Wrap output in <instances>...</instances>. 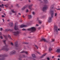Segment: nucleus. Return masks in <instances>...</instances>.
<instances>
[{
	"label": "nucleus",
	"mask_w": 60,
	"mask_h": 60,
	"mask_svg": "<svg viewBox=\"0 0 60 60\" xmlns=\"http://www.w3.org/2000/svg\"><path fill=\"white\" fill-rule=\"evenodd\" d=\"M28 8L29 9H30V5L28 6Z\"/></svg>",
	"instance_id": "obj_26"
},
{
	"label": "nucleus",
	"mask_w": 60,
	"mask_h": 60,
	"mask_svg": "<svg viewBox=\"0 0 60 60\" xmlns=\"http://www.w3.org/2000/svg\"><path fill=\"white\" fill-rule=\"evenodd\" d=\"M33 15H35V12H33Z\"/></svg>",
	"instance_id": "obj_33"
},
{
	"label": "nucleus",
	"mask_w": 60,
	"mask_h": 60,
	"mask_svg": "<svg viewBox=\"0 0 60 60\" xmlns=\"http://www.w3.org/2000/svg\"><path fill=\"white\" fill-rule=\"evenodd\" d=\"M6 1H8V0H6Z\"/></svg>",
	"instance_id": "obj_62"
},
{
	"label": "nucleus",
	"mask_w": 60,
	"mask_h": 60,
	"mask_svg": "<svg viewBox=\"0 0 60 60\" xmlns=\"http://www.w3.org/2000/svg\"><path fill=\"white\" fill-rule=\"evenodd\" d=\"M47 59L48 60H49V58H47Z\"/></svg>",
	"instance_id": "obj_45"
},
{
	"label": "nucleus",
	"mask_w": 60,
	"mask_h": 60,
	"mask_svg": "<svg viewBox=\"0 0 60 60\" xmlns=\"http://www.w3.org/2000/svg\"><path fill=\"white\" fill-rule=\"evenodd\" d=\"M0 39H3V37L2 36H0Z\"/></svg>",
	"instance_id": "obj_25"
},
{
	"label": "nucleus",
	"mask_w": 60,
	"mask_h": 60,
	"mask_svg": "<svg viewBox=\"0 0 60 60\" xmlns=\"http://www.w3.org/2000/svg\"><path fill=\"white\" fill-rule=\"evenodd\" d=\"M9 49L8 48H7L6 49V51H8L9 50Z\"/></svg>",
	"instance_id": "obj_24"
},
{
	"label": "nucleus",
	"mask_w": 60,
	"mask_h": 60,
	"mask_svg": "<svg viewBox=\"0 0 60 60\" xmlns=\"http://www.w3.org/2000/svg\"><path fill=\"white\" fill-rule=\"evenodd\" d=\"M27 7V6L26 5L22 8L21 9L22 11H23V10H25V9H26V8Z\"/></svg>",
	"instance_id": "obj_9"
},
{
	"label": "nucleus",
	"mask_w": 60,
	"mask_h": 60,
	"mask_svg": "<svg viewBox=\"0 0 60 60\" xmlns=\"http://www.w3.org/2000/svg\"><path fill=\"white\" fill-rule=\"evenodd\" d=\"M16 53V51L15 50H13L10 52V55H12V54H14Z\"/></svg>",
	"instance_id": "obj_5"
},
{
	"label": "nucleus",
	"mask_w": 60,
	"mask_h": 60,
	"mask_svg": "<svg viewBox=\"0 0 60 60\" xmlns=\"http://www.w3.org/2000/svg\"><path fill=\"white\" fill-rule=\"evenodd\" d=\"M56 52L57 53H60V49H58L56 51Z\"/></svg>",
	"instance_id": "obj_15"
},
{
	"label": "nucleus",
	"mask_w": 60,
	"mask_h": 60,
	"mask_svg": "<svg viewBox=\"0 0 60 60\" xmlns=\"http://www.w3.org/2000/svg\"><path fill=\"white\" fill-rule=\"evenodd\" d=\"M54 56H53L52 57V58H54Z\"/></svg>",
	"instance_id": "obj_55"
},
{
	"label": "nucleus",
	"mask_w": 60,
	"mask_h": 60,
	"mask_svg": "<svg viewBox=\"0 0 60 60\" xmlns=\"http://www.w3.org/2000/svg\"><path fill=\"white\" fill-rule=\"evenodd\" d=\"M46 54H47L46 53H45L44 54V55H43L41 57V58H42V57H43L44 56H45V55H46Z\"/></svg>",
	"instance_id": "obj_17"
},
{
	"label": "nucleus",
	"mask_w": 60,
	"mask_h": 60,
	"mask_svg": "<svg viewBox=\"0 0 60 60\" xmlns=\"http://www.w3.org/2000/svg\"><path fill=\"white\" fill-rule=\"evenodd\" d=\"M37 52V53H38V54H39V55H40V54H41V53H40V52Z\"/></svg>",
	"instance_id": "obj_35"
},
{
	"label": "nucleus",
	"mask_w": 60,
	"mask_h": 60,
	"mask_svg": "<svg viewBox=\"0 0 60 60\" xmlns=\"http://www.w3.org/2000/svg\"><path fill=\"white\" fill-rule=\"evenodd\" d=\"M14 29L15 30H18V26H17L16 25H15Z\"/></svg>",
	"instance_id": "obj_6"
},
{
	"label": "nucleus",
	"mask_w": 60,
	"mask_h": 60,
	"mask_svg": "<svg viewBox=\"0 0 60 60\" xmlns=\"http://www.w3.org/2000/svg\"><path fill=\"white\" fill-rule=\"evenodd\" d=\"M26 44H28V43H26Z\"/></svg>",
	"instance_id": "obj_61"
},
{
	"label": "nucleus",
	"mask_w": 60,
	"mask_h": 60,
	"mask_svg": "<svg viewBox=\"0 0 60 60\" xmlns=\"http://www.w3.org/2000/svg\"><path fill=\"white\" fill-rule=\"evenodd\" d=\"M28 18L29 19H30V15H28Z\"/></svg>",
	"instance_id": "obj_21"
},
{
	"label": "nucleus",
	"mask_w": 60,
	"mask_h": 60,
	"mask_svg": "<svg viewBox=\"0 0 60 60\" xmlns=\"http://www.w3.org/2000/svg\"><path fill=\"white\" fill-rule=\"evenodd\" d=\"M11 26H12L13 25V23H12L11 24Z\"/></svg>",
	"instance_id": "obj_28"
},
{
	"label": "nucleus",
	"mask_w": 60,
	"mask_h": 60,
	"mask_svg": "<svg viewBox=\"0 0 60 60\" xmlns=\"http://www.w3.org/2000/svg\"><path fill=\"white\" fill-rule=\"evenodd\" d=\"M6 47H7V46H6L5 47V48H6Z\"/></svg>",
	"instance_id": "obj_60"
},
{
	"label": "nucleus",
	"mask_w": 60,
	"mask_h": 60,
	"mask_svg": "<svg viewBox=\"0 0 60 60\" xmlns=\"http://www.w3.org/2000/svg\"><path fill=\"white\" fill-rule=\"evenodd\" d=\"M32 56L33 57H34V58H36V56H35V55L34 54H32Z\"/></svg>",
	"instance_id": "obj_14"
},
{
	"label": "nucleus",
	"mask_w": 60,
	"mask_h": 60,
	"mask_svg": "<svg viewBox=\"0 0 60 60\" xmlns=\"http://www.w3.org/2000/svg\"><path fill=\"white\" fill-rule=\"evenodd\" d=\"M6 41L5 40H4L3 41V42H4V43H5V41Z\"/></svg>",
	"instance_id": "obj_37"
},
{
	"label": "nucleus",
	"mask_w": 60,
	"mask_h": 60,
	"mask_svg": "<svg viewBox=\"0 0 60 60\" xmlns=\"http://www.w3.org/2000/svg\"><path fill=\"white\" fill-rule=\"evenodd\" d=\"M8 21H10V20H8Z\"/></svg>",
	"instance_id": "obj_57"
},
{
	"label": "nucleus",
	"mask_w": 60,
	"mask_h": 60,
	"mask_svg": "<svg viewBox=\"0 0 60 60\" xmlns=\"http://www.w3.org/2000/svg\"><path fill=\"white\" fill-rule=\"evenodd\" d=\"M4 6H5V7H8V6L6 5H4Z\"/></svg>",
	"instance_id": "obj_29"
},
{
	"label": "nucleus",
	"mask_w": 60,
	"mask_h": 60,
	"mask_svg": "<svg viewBox=\"0 0 60 60\" xmlns=\"http://www.w3.org/2000/svg\"><path fill=\"white\" fill-rule=\"evenodd\" d=\"M53 9H55V8L54 7V6L53 5H52L51 6L50 8V13H51V16L52 17H53V12L54 11H53L52 10H53Z\"/></svg>",
	"instance_id": "obj_1"
},
{
	"label": "nucleus",
	"mask_w": 60,
	"mask_h": 60,
	"mask_svg": "<svg viewBox=\"0 0 60 60\" xmlns=\"http://www.w3.org/2000/svg\"><path fill=\"white\" fill-rule=\"evenodd\" d=\"M22 31H25L26 30V29L25 28L23 29H22Z\"/></svg>",
	"instance_id": "obj_27"
},
{
	"label": "nucleus",
	"mask_w": 60,
	"mask_h": 60,
	"mask_svg": "<svg viewBox=\"0 0 60 60\" xmlns=\"http://www.w3.org/2000/svg\"><path fill=\"white\" fill-rule=\"evenodd\" d=\"M11 11L13 13H15V11H13L12 10H11Z\"/></svg>",
	"instance_id": "obj_22"
},
{
	"label": "nucleus",
	"mask_w": 60,
	"mask_h": 60,
	"mask_svg": "<svg viewBox=\"0 0 60 60\" xmlns=\"http://www.w3.org/2000/svg\"><path fill=\"white\" fill-rule=\"evenodd\" d=\"M22 18H26L25 17V16H24V15L22 16Z\"/></svg>",
	"instance_id": "obj_39"
},
{
	"label": "nucleus",
	"mask_w": 60,
	"mask_h": 60,
	"mask_svg": "<svg viewBox=\"0 0 60 60\" xmlns=\"http://www.w3.org/2000/svg\"><path fill=\"white\" fill-rule=\"evenodd\" d=\"M45 41L46 42H47V40H46L44 38H42L40 41Z\"/></svg>",
	"instance_id": "obj_12"
},
{
	"label": "nucleus",
	"mask_w": 60,
	"mask_h": 60,
	"mask_svg": "<svg viewBox=\"0 0 60 60\" xmlns=\"http://www.w3.org/2000/svg\"><path fill=\"white\" fill-rule=\"evenodd\" d=\"M8 37L9 38H10V39H11V36H10L9 35L8 36Z\"/></svg>",
	"instance_id": "obj_32"
},
{
	"label": "nucleus",
	"mask_w": 60,
	"mask_h": 60,
	"mask_svg": "<svg viewBox=\"0 0 60 60\" xmlns=\"http://www.w3.org/2000/svg\"><path fill=\"white\" fill-rule=\"evenodd\" d=\"M2 11V10H1V8H0V11Z\"/></svg>",
	"instance_id": "obj_51"
},
{
	"label": "nucleus",
	"mask_w": 60,
	"mask_h": 60,
	"mask_svg": "<svg viewBox=\"0 0 60 60\" xmlns=\"http://www.w3.org/2000/svg\"><path fill=\"white\" fill-rule=\"evenodd\" d=\"M32 18V16L30 15V19H31Z\"/></svg>",
	"instance_id": "obj_47"
},
{
	"label": "nucleus",
	"mask_w": 60,
	"mask_h": 60,
	"mask_svg": "<svg viewBox=\"0 0 60 60\" xmlns=\"http://www.w3.org/2000/svg\"><path fill=\"white\" fill-rule=\"evenodd\" d=\"M2 20H3V22H4V19H2Z\"/></svg>",
	"instance_id": "obj_41"
},
{
	"label": "nucleus",
	"mask_w": 60,
	"mask_h": 60,
	"mask_svg": "<svg viewBox=\"0 0 60 60\" xmlns=\"http://www.w3.org/2000/svg\"><path fill=\"white\" fill-rule=\"evenodd\" d=\"M29 2H30V0H28Z\"/></svg>",
	"instance_id": "obj_52"
},
{
	"label": "nucleus",
	"mask_w": 60,
	"mask_h": 60,
	"mask_svg": "<svg viewBox=\"0 0 60 60\" xmlns=\"http://www.w3.org/2000/svg\"><path fill=\"white\" fill-rule=\"evenodd\" d=\"M44 3L45 4H47L48 3V1L47 0H43Z\"/></svg>",
	"instance_id": "obj_11"
},
{
	"label": "nucleus",
	"mask_w": 60,
	"mask_h": 60,
	"mask_svg": "<svg viewBox=\"0 0 60 60\" xmlns=\"http://www.w3.org/2000/svg\"><path fill=\"white\" fill-rule=\"evenodd\" d=\"M19 59V60H22V59Z\"/></svg>",
	"instance_id": "obj_63"
},
{
	"label": "nucleus",
	"mask_w": 60,
	"mask_h": 60,
	"mask_svg": "<svg viewBox=\"0 0 60 60\" xmlns=\"http://www.w3.org/2000/svg\"><path fill=\"white\" fill-rule=\"evenodd\" d=\"M19 34V32L16 31H14L13 32V34L15 35H16L17 34Z\"/></svg>",
	"instance_id": "obj_8"
},
{
	"label": "nucleus",
	"mask_w": 60,
	"mask_h": 60,
	"mask_svg": "<svg viewBox=\"0 0 60 60\" xmlns=\"http://www.w3.org/2000/svg\"><path fill=\"white\" fill-rule=\"evenodd\" d=\"M18 14H19V15H21V14H20V13H18Z\"/></svg>",
	"instance_id": "obj_49"
},
{
	"label": "nucleus",
	"mask_w": 60,
	"mask_h": 60,
	"mask_svg": "<svg viewBox=\"0 0 60 60\" xmlns=\"http://www.w3.org/2000/svg\"><path fill=\"white\" fill-rule=\"evenodd\" d=\"M33 6V4H31L30 5V7H32Z\"/></svg>",
	"instance_id": "obj_42"
},
{
	"label": "nucleus",
	"mask_w": 60,
	"mask_h": 60,
	"mask_svg": "<svg viewBox=\"0 0 60 60\" xmlns=\"http://www.w3.org/2000/svg\"><path fill=\"white\" fill-rule=\"evenodd\" d=\"M15 47H18V43H15Z\"/></svg>",
	"instance_id": "obj_18"
},
{
	"label": "nucleus",
	"mask_w": 60,
	"mask_h": 60,
	"mask_svg": "<svg viewBox=\"0 0 60 60\" xmlns=\"http://www.w3.org/2000/svg\"><path fill=\"white\" fill-rule=\"evenodd\" d=\"M48 5H45L44 6V7L42 9L43 11H44V12H46V10H47V8H48Z\"/></svg>",
	"instance_id": "obj_2"
},
{
	"label": "nucleus",
	"mask_w": 60,
	"mask_h": 60,
	"mask_svg": "<svg viewBox=\"0 0 60 60\" xmlns=\"http://www.w3.org/2000/svg\"><path fill=\"white\" fill-rule=\"evenodd\" d=\"M54 32H56L57 33L58 32V31H60V29H58V28H57V26H54Z\"/></svg>",
	"instance_id": "obj_3"
},
{
	"label": "nucleus",
	"mask_w": 60,
	"mask_h": 60,
	"mask_svg": "<svg viewBox=\"0 0 60 60\" xmlns=\"http://www.w3.org/2000/svg\"><path fill=\"white\" fill-rule=\"evenodd\" d=\"M34 60H35V59H34Z\"/></svg>",
	"instance_id": "obj_64"
},
{
	"label": "nucleus",
	"mask_w": 60,
	"mask_h": 60,
	"mask_svg": "<svg viewBox=\"0 0 60 60\" xmlns=\"http://www.w3.org/2000/svg\"><path fill=\"white\" fill-rule=\"evenodd\" d=\"M32 10V8H30V10Z\"/></svg>",
	"instance_id": "obj_50"
},
{
	"label": "nucleus",
	"mask_w": 60,
	"mask_h": 60,
	"mask_svg": "<svg viewBox=\"0 0 60 60\" xmlns=\"http://www.w3.org/2000/svg\"><path fill=\"white\" fill-rule=\"evenodd\" d=\"M0 35H2V33L1 32H0Z\"/></svg>",
	"instance_id": "obj_48"
},
{
	"label": "nucleus",
	"mask_w": 60,
	"mask_h": 60,
	"mask_svg": "<svg viewBox=\"0 0 60 60\" xmlns=\"http://www.w3.org/2000/svg\"><path fill=\"white\" fill-rule=\"evenodd\" d=\"M1 5L2 6H4V4H1Z\"/></svg>",
	"instance_id": "obj_43"
},
{
	"label": "nucleus",
	"mask_w": 60,
	"mask_h": 60,
	"mask_svg": "<svg viewBox=\"0 0 60 60\" xmlns=\"http://www.w3.org/2000/svg\"><path fill=\"white\" fill-rule=\"evenodd\" d=\"M0 7H2V6H1V5H0Z\"/></svg>",
	"instance_id": "obj_56"
},
{
	"label": "nucleus",
	"mask_w": 60,
	"mask_h": 60,
	"mask_svg": "<svg viewBox=\"0 0 60 60\" xmlns=\"http://www.w3.org/2000/svg\"><path fill=\"white\" fill-rule=\"evenodd\" d=\"M57 16V13H56L55 14V16L56 17Z\"/></svg>",
	"instance_id": "obj_23"
},
{
	"label": "nucleus",
	"mask_w": 60,
	"mask_h": 60,
	"mask_svg": "<svg viewBox=\"0 0 60 60\" xmlns=\"http://www.w3.org/2000/svg\"><path fill=\"white\" fill-rule=\"evenodd\" d=\"M35 47H36V48H37V49H38V47H37V46L36 45H35Z\"/></svg>",
	"instance_id": "obj_30"
},
{
	"label": "nucleus",
	"mask_w": 60,
	"mask_h": 60,
	"mask_svg": "<svg viewBox=\"0 0 60 60\" xmlns=\"http://www.w3.org/2000/svg\"><path fill=\"white\" fill-rule=\"evenodd\" d=\"M2 18H4V17H5V16H4V15H3L2 16Z\"/></svg>",
	"instance_id": "obj_40"
},
{
	"label": "nucleus",
	"mask_w": 60,
	"mask_h": 60,
	"mask_svg": "<svg viewBox=\"0 0 60 60\" xmlns=\"http://www.w3.org/2000/svg\"><path fill=\"white\" fill-rule=\"evenodd\" d=\"M52 41H55V39H52Z\"/></svg>",
	"instance_id": "obj_36"
},
{
	"label": "nucleus",
	"mask_w": 60,
	"mask_h": 60,
	"mask_svg": "<svg viewBox=\"0 0 60 60\" xmlns=\"http://www.w3.org/2000/svg\"><path fill=\"white\" fill-rule=\"evenodd\" d=\"M36 26H39V25H38V24H37V25H36Z\"/></svg>",
	"instance_id": "obj_54"
},
{
	"label": "nucleus",
	"mask_w": 60,
	"mask_h": 60,
	"mask_svg": "<svg viewBox=\"0 0 60 60\" xmlns=\"http://www.w3.org/2000/svg\"><path fill=\"white\" fill-rule=\"evenodd\" d=\"M36 28L34 27H32L30 28V31L32 32H34L36 31Z\"/></svg>",
	"instance_id": "obj_4"
},
{
	"label": "nucleus",
	"mask_w": 60,
	"mask_h": 60,
	"mask_svg": "<svg viewBox=\"0 0 60 60\" xmlns=\"http://www.w3.org/2000/svg\"><path fill=\"white\" fill-rule=\"evenodd\" d=\"M10 29H7L5 31H10Z\"/></svg>",
	"instance_id": "obj_20"
},
{
	"label": "nucleus",
	"mask_w": 60,
	"mask_h": 60,
	"mask_svg": "<svg viewBox=\"0 0 60 60\" xmlns=\"http://www.w3.org/2000/svg\"><path fill=\"white\" fill-rule=\"evenodd\" d=\"M27 30H28V31H30V28H29V29H27Z\"/></svg>",
	"instance_id": "obj_34"
},
{
	"label": "nucleus",
	"mask_w": 60,
	"mask_h": 60,
	"mask_svg": "<svg viewBox=\"0 0 60 60\" xmlns=\"http://www.w3.org/2000/svg\"><path fill=\"white\" fill-rule=\"evenodd\" d=\"M26 26H27L26 25L24 24H22L21 25V28L25 27H26Z\"/></svg>",
	"instance_id": "obj_10"
},
{
	"label": "nucleus",
	"mask_w": 60,
	"mask_h": 60,
	"mask_svg": "<svg viewBox=\"0 0 60 60\" xmlns=\"http://www.w3.org/2000/svg\"><path fill=\"white\" fill-rule=\"evenodd\" d=\"M58 60H60V59L59 58H58Z\"/></svg>",
	"instance_id": "obj_58"
},
{
	"label": "nucleus",
	"mask_w": 60,
	"mask_h": 60,
	"mask_svg": "<svg viewBox=\"0 0 60 60\" xmlns=\"http://www.w3.org/2000/svg\"><path fill=\"white\" fill-rule=\"evenodd\" d=\"M52 50V48H50L49 49V51H51Z\"/></svg>",
	"instance_id": "obj_19"
},
{
	"label": "nucleus",
	"mask_w": 60,
	"mask_h": 60,
	"mask_svg": "<svg viewBox=\"0 0 60 60\" xmlns=\"http://www.w3.org/2000/svg\"><path fill=\"white\" fill-rule=\"evenodd\" d=\"M4 60V59H0V60Z\"/></svg>",
	"instance_id": "obj_44"
},
{
	"label": "nucleus",
	"mask_w": 60,
	"mask_h": 60,
	"mask_svg": "<svg viewBox=\"0 0 60 60\" xmlns=\"http://www.w3.org/2000/svg\"><path fill=\"white\" fill-rule=\"evenodd\" d=\"M2 50H5V49H3Z\"/></svg>",
	"instance_id": "obj_59"
},
{
	"label": "nucleus",
	"mask_w": 60,
	"mask_h": 60,
	"mask_svg": "<svg viewBox=\"0 0 60 60\" xmlns=\"http://www.w3.org/2000/svg\"><path fill=\"white\" fill-rule=\"evenodd\" d=\"M26 12H28V9H27L26 10Z\"/></svg>",
	"instance_id": "obj_38"
},
{
	"label": "nucleus",
	"mask_w": 60,
	"mask_h": 60,
	"mask_svg": "<svg viewBox=\"0 0 60 60\" xmlns=\"http://www.w3.org/2000/svg\"><path fill=\"white\" fill-rule=\"evenodd\" d=\"M57 10H60V9H57Z\"/></svg>",
	"instance_id": "obj_53"
},
{
	"label": "nucleus",
	"mask_w": 60,
	"mask_h": 60,
	"mask_svg": "<svg viewBox=\"0 0 60 60\" xmlns=\"http://www.w3.org/2000/svg\"><path fill=\"white\" fill-rule=\"evenodd\" d=\"M11 44L12 45H13V43H11Z\"/></svg>",
	"instance_id": "obj_46"
},
{
	"label": "nucleus",
	"mask_w": 60,
	"mask_h": 60,
	"mask_svg": "<svg viewBox=\"0 0 60 60\" xmlns=\"http://www.w3.org/2000/svg\"><path fill=\"white\" fill-rule=\"evenodd\" d=\"M51 19H52V17H51L49 18V22H52V20Z\"/></svg>",
	"instance_id": "obj_7"
},
{
	"label": "nucleus",
	"mask_w": 60,
	"mask_h": 60,
	"mask_svg": "<svg viewBox=\"0 0 60 60\" xmlns=\"http://www.w3.org/2000/svg\"><path fill=\"white\" fill-rule=\"evenodd\" d=\"M25 53L26 54H27V52H25V51H22L21 52H20L21 53Z\"/></svg>",
	"instance_id": "obj_16"
},
{
	"label": "nucleus",
	"mask_w": 60,
	"mask_h": 60,
	"mask_svg": "<svg viewBox=\"0 0 60 60\" xmlns=\"http://www.w3.org/2000/svg\"><path fill=\"white\" fill-rule=\"evenodd\" d=\"M0 30L1 31H2V30H3V29H2V28H1L0 29Z\"/></svg>",
	"instance_id": "obj_31"
},
{
	"label": "nucleus",
	"mask_w": 60,
	"mask_h": 60,
	"mask_svg": "<svg viewBox=\"0 0 60 60\" xmlns=\"http://www.w3.org/2000/svg\"><path fill=\"white\" fill-rule=\"evenodd\" d=\"M39 18L38 17L37 18V21H38L39 22L40 24H41V20H39Z\"/></svg>",
	"instance_id": "obj_13"
}]
</instances>
